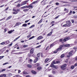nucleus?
<instances>
[{
    "label": "nucleus",
    "instance_id": "nucleus-21",
    "mask_svg": "<svg viewBox=\"0 0 77 77\" xmlns=\"http://www.w3.org/2000/svg\"><path fill=\"white\" fill-rule=\"evenodd\" d=\"M64 56H65V54H62L60 56L61 58H63V57H64Z\"/></svg>",
    "mask_w": 77,
    "mask_h": 77
},
{
    "label": "nucleus",
    "instance_id": "nucleus-4",
    "mask_svg": "<svg viewBox=\"0 0 77 77\" xmlns=\"http://www.w3.org/2000/svg\"><path fill=\"white\" fill-rule=\"evenodd\" d=\"M29 0H27L26 1H25L23 2H22L21 3V6H23V5H26V4H27V3L28 2Z\"/></svg>",
    "mask_w": 77,
    "mask_h": 77
},
{
    "label": "nucleus",
    "instance_id": "nucleus-15",
    "mask_svg": "<svg viewBox=\"0 0 77 77\" xmlns=\"http://www.w3.org/2000/svg\"><path fill=\"white\" fill-rule=\"evenodd\" d=\"M22 9H25V8H28V6H25L21 8Z\"/></svg>",
    "mask_w": 77,
    "mask_h": 77
},
{
    "label": "nucleus",
    "instance_id": "nucleus-25",
    "mask_svg": "<svg viewBox=\"0 0 77 77\" xmlns=\"http://www.w3.org/2000/svg\"><path fill=\"white\" fill-rule=\"evenodd\" d=\"M4 44H6V42H3L1 43V45H4Z\"/></svg>",
    "mask_w": 77,
    "mask_h": 77
},
{
    "label": "nucleus",
    "instance_id": "nucleus-43",
    "mask_svg": "<svg viewBox=\"0 0 77 77\" xmlns=\"http://www.w3.org/2000/svg\"><path fill=\"white\" fill-rule=\"evenodd\" d=\"M8 63H4L3 64V65H7V64H8Z\"/></svg>",
    "mask_w": 77,
    "mask_h": 77
},
{
    "label": "nucleus",
    "instance_id": "nucleus-12",
    "mask_svg": "<svg viewBox=\"0 0 77 77\" xmlns=\"http://www.w3.org/2000/svg\"><path fill=\"white\" fill-rule=\"evenodd\" d=\"M6 77V74H2L0 75V77Z\"/></svg>",
    "mask_w": 77,
    "mask_h": 77
},
{
    "label": "nucleus",
    "instance_id": "nucleus-57",
    "mask_svg": "<svg viewBox=\"0 0 77 77\" xmlns=\"http://www.w3.org/2000/svg\"><path fill=\"white\" fill-rule=\"evenodd\" d=\"M35 59H36V60L37 61H38V60H39L38 58L37 57H36V58H35Z\"/></svg>",
    "mask_w": 77,
    "mask_h": 77
},
{
    "label": "nucleus",
    "instance_id": "nucleus-17",
    "mask_svg": "<svg viewBox=\"0 0 77 77\" xmlns=\"http://www.w3.org/2000/svg\"><path fill=\"white\" fill-rule=\"evenodd\" d=\"M37 69L38 70H39V71H40L41 69H42V67H38L37 68Z\"/></svg>",
    "mask_w": 77,
    "mask_h": 77
},
{
    "label": "nucleus",
    "instance_id": "nucleus-16",
    "mask_svg": "<svg viewBox=\"0 0 77 77\" xmlns=\"http://www.w3.org/2000/svg\"><path fill=\"white\" fill-rule=\"evenodd\" d=\"M31 72L33 74H36V72L33 71V70H32L31 71Z\"/></svg>",
    "mask_w": 77,
    "mask_h": 77
},
{
    "label": "nucleus",
    "instance_id": "nucleus-56",
    "mask_svg": "<svg viewBox=\"0 0 77 77\" xmlns=\"http://www.w3.org/2000/svg\"><path fill=\"white\" fill-rule=\"evenodd\" d=\"M59 16H58L56 17H55V19H57V18H59Z\"/></svg>",
    "mask_w": 77,
    "mask_h": 77
},
{
    "label": "nucleus",
    "instance_id": "nucleus-46",
    "mask_svg": "<svg viewBox=\"0 0 77 77\" xmlns=\"http://www.w3.org/2000/svg\"><path fill=\"white\" fill-rule=\"evenodd\" d=\"M30 20V19L28 20H26L25 22V23H27V22H29V21Z\"/></svg>",
    "mask_w": 77,
    "mask_h": 77
},
{
    "label": "nucleus",
    "instance_id": "nucleus-40",
    "mask_svg": "<svg viewBox=\"0 0 77 77\" xmlns=\"http://www.w3.org/2000/svg\"><path fill=\"white\" fill-rule=\"evenodd\" d=\"M4 57V56H0V60H1V59H3Z\"/></svg>",
    "mask_w": 77,
    "mask_h": 77
},
{
    "label": "nucleus",
    "instance_id": "nucleus-26",
    "mask_svg": "<svg viewBox=\"0 0 77 77\" xmlns=\"http://www.w3.org/2000/svg\"><path fill=\"white\" fill-rule=\"evenodd\" d=\"M18 12L17 11H15L13 12V14H18Z\"/></svg>",
    "mask_w": 77,
    "mask_h": 77
},
{
    "label": "nucleus",
    "instance_id": "nucleus-18",
    "mask_svg": "<svg viewBox=\"0 0 77 77\" xmlns=\"http://www.w3.org/2000/svg\"><path fill=\"white\" fill-rule=\"evenodd\" d=\"M70 46V45L69 44H66L65 45V46L66 47H69Z\"/></svg>",
    "mask_w": 77,
    "mask_h": 77
},
{
    "label": "nucleus",
    "instance_id": "nucleus-23",
    "mask_svg": "<svg viewBox=\"0 0 77 77\" xmlns=\"http://www.w3.org/2000/svg\"><path fill=\"white\" fill-rule=\"evenodd\" d=\"M54 45V43H52L50 45V47H51H51H53Z\"/></svg>",
    "mask_w": 77,
    "mask_h": 77
},
{
    "label": "nucleus",
    "instance_id": "nucleus-3",
    "mask_svg": "<svg viewBox=\"0 0 77 77\" xmlns=\"http://www.w3.org/2000/svg\"><path fill=\"white\" fill-rule=\"evenodd\" d=\"M66 64H65L61 66L60 68L61 69L63 70H64L66 69Z\"/></svg>",
    "mask_w": 77,
    "mask_h": 77
},
{
    "label": "nucleus",
    "instance_id": "nucleus-44",
    "mask_svg": "<svg viewBox=\"0 0 77 77\" xmlns=\"http://www.w3.org/2000/svg\"><path fill=\"white\" fill-rule=\"evenodd\" d=\"M54 23V21H52L50 23L51 24H53Z\"/></svg>",
    "mask_w": 77,
    "mask_h": 77
},
{
    "label": "nucleus",
    "instance_id": "nucleus-33",
    "mask_svg": "<svg viewBox=\"0 0 77 77\" xmlns=\"http://www.w3.org/2000/svg\"><path fill=\"white\" fill-rule=\"evenodd\" d=\"M72 11H70V12L68 14L69 15H71L72 14Z\"/></svg>",
    "mask_w": 77,
    "mask_h": 77
},
{
    "label": "nucleus",
    "instance_id": "nucleus-52",
    "mask_svg": "<svg viewBox=\"0 0 77 77\" xmlns=\"http://www.w3.org/2000/svg\"><path fill=\"white\" fill-rule=\"evenodd\" d=\"M30 36H31V35H28L27 36V38H29V37H30Z\"/></svg>",
    "mask_w": 77,
    "mask_h": 77
},
{
    "label": "nucleus",
    "instance_id": "nucleus-61",
    "mask_svg": "<svg viewBox=\"0 0 77 77\" xmlns=\"http://www.w3.org/2000/svg\"><path fill=\"white\" fill-rule=\"evenodd\" d=\"M41 46V45H39L37 46V47H36V48H39V47H40Z\"/></svg>",
    "mask_w": 77,
    "mask_h": 77
},
{
    "label": "nucleus",
    "instance_id": "nucleus-50",
    "mask_svg": "<svg viewBox=\"0 0 77 77\" xmlns=\"http://www.w3.org/2000/svg\"><path fill=\"white\" fill-rule=\"evenodd\" d=\"M52 73L54 74H55V71H54V70H52Z\"/></svg>",
    "mask_w": 77,
    "mask_h": 77
},
{
    "label": "nucleus",
    "instance_id": "nucleus-37",
    "mask_svg": "<svg viewBox=\"0 0 77 77\" xmlns=\"http://www.w3.org/2000/svg\"><path fill=\"white\" fill-rule=\"evenodd\" d=\"M10 42L9 41H6L5 42V44H8Z\"/></svg>",
    "mask_w": 77,
    "mask_h": 77
},
{
    "label": "nucleus",
    "instance_id": "nucleus-8",
    "mask_svg": "<svg viewBox=\"0 0 77 77\" xmlns=\"http://www.w3.org/2000/svg\"><path fill=\"white\" fill-rule=\"evenodd\" d=\"M40 64L39 63H37L35 64V67H37L38 66H39Z\"/></svg>",
    "mask_w": 77,
    "mask_h": 77
},
{
    "label": "nucleus",
    "instance_id": "nucleus-5",
    "mask_svg": "<svg viewBox=\"0 0 77 77\" xmlns=\"http://www.w3.org/2000/svg\"><path fill=\"white\" fill-rule=\"evenodd\" d=\"M66 24L67 27H70L71 25V22L70 21H66Z\"/></svg>",
    "mask_w": 77,
    "mask_h": 77
},
{
    "label": "nucleus",
    "instance_id": "nucleus-20",
    "mask_svg": "<svg viewBox=\"0 0 77 77\" xmlns=\"http://www.w3.org/2000/svg\"><path fill=\"white\" fill-rule=\"evenodd\" d=\"M29 10L28 9H25L23 10V11L24 12H26L27 11H28Z\"/></svg>",
    "mask_w": 77,
    "mask_h": 77
},
{
    "label": "nucleus",
    "instance_id": "nucleus-59",
    "mask_svg": "<svg viewBox=\"0 0 77 77\" xmlns=\"http://www.w3.org/2000/svg\"><path fill=\"white\" fill-rule=\"evenodd\" d=\"M60 42H62V41H63V40L62 39H60L59 40Z\"/></svg>",
    "mask_w": 77,
    "mask_h": 77
},
{
    "label": "nucleus",
    "instance_id": "nucleus-34",
    "mask_svg": "<svg viewBox=\"0 0 77 77\" xmlns=\"http://www.w3.org/2000/svg\"><path fill=\"white\" fill-rule=\"evenodd\" d=\"M6 71V69H2V70H1V72H3V71Z\"/></svg>",
    "mask_w": 77,
    "mask_h": 77
},
{
    "label": "nucleus",
    "instance_id": "nucleus-29",
    "mask_svg": "<svg viewBox=\"0 0 77 77\" xmlns=\"http://www.w3.org/2000/svg\"><path fill=\"white\" fill-rule=\"evenodd\" d=\"M42 19H41V20H40V21H39L38 23V24H40L41 23H42Z\"/></svg>",
    "mask_w": 77,
    "mask_h": 77
},
{
    "label": "nucleus",
    "instance_id": "nucleus-6",
    "mask_svg": "<svg viewBox=\"0 0 77 77\" xmlns=\"http://www.w3.org/2000/svg\"><path fill=\"white\" fill-rule=\"evenodd\" d=\"M46 1H44V0L42 1L41 2V4L43 6H44V5H45L46 4L45 2H46Z\"/></svg>",
    "mask_w": 77,
    "mask_h": 77
},
{
    "label": "nucleus",
    "instance_id": "nucleus-32",
    "mask_svg": "<svg viewBox=\"0 0 77 77\" xmlns=\"http://www.w3.org/2000/svg\"><path fill=\"white\" fill-rule=\"evenodd\" d=\"M46 1L45 2L46 4H47V3H49V0H45V1Z\"/></svg>",
    "mask_w": 77,
    "mask_h": 77
},
{
    "label": "nucleus",
    "instance_id": "nucleus-51",
    "mask_svg": "<svg viewBox=\"0 0 77 77\" xmlns=\"http://www.w3.org/2000/svg\"><path fill=\"white\" fill-rule=\"evenodd\" d=\"M44 41H45V40H43L41 41V42L40 43V44H41V43H42V42H44Z\"/></svg>",
    "mask_w": 77,
    "mask_h": 77
},
{
    "label": "nucleus",
    "instance_id": "nucleus-9",
    "mask_svg": "<svg viewBox=\"0 0 77 77\" xmlns=\"http://www.w3.org/2000/svg\"><path fill=\"white\" fill-rule=\"evenodd\" d=\"M34 52V49H32L30 51V53H31V54H33Z\"/></svg>",
    "mask_w": 77,
    "mask_h": 77
},
{
    "label": "nucleus",
    "instance_id": "nucleus-30",
    "mask_svg": "<svg viewBox=\"0 0 77 77\" xmlns=\"http://www.w3.org/2000/svg\"><path fill=\"white\" fill-rule=\"evenodd\" d=\"M27 66L29 68H32V65L30 64H28L27 65Z\"/></svg>",
    "mask_w": 77,
    "mask_h": 77
},
{
    "label": "nucleus",
    "instance_id": "nucleus-10",
    "mask_svg": "<svg viewBox=\"0 0 77 77\" xmlns=\"http://www.w3.org/2000/svg\"><path fill=\"white\" fill-rule=\"evenodd\" d=\"M43 38V37L42 36H40L38 37L37 38V39L38 40H39L40 39H42Z\"/></svg>",
    "mask_w": 77,
    "mask_h": 77
},
{
    "label": "nucleus",
    "instance_id": "nucleus-49",
    "mask_svg": "<svg viewBox=\"0 0 77 77\" xmlns=\"http://www.w3.org/2000/svg\"><path fill=\"white\" fill-rule=\"evenodd\" d=\"M29 62H33V60H32V59H30L29 60Z\"/></svg>",
    "mask_w": 77,
    "mask_h": 77
},
{
    "label": "nucleus",
    "instance_id": "nucleus-63",
    "mask_svg": "<svg viewBox=\"0 0 77 77\" xmlns=\"http://www.w3.org/2000/svg\"><path fill=\"white\" fill-rule=\"evenodd\" d=\"M56 5H59V3L57 2V3H56Z\"/></svg>",
    "mask_w": 77,
    "mask_h": 77
},
{
    "label": "nucleus",
    "instance_id": "nucleus-31",
    "mask_svg": "<svg viewBox=\"0 0 77 77\" xmlns=\"http://www.w3.org/2000/svg\"><path fill=\"white\" fill-rule=\"evenodd\" d=\"M35 38V36H32L30 38H29V40H30V39H33V38Z\"/></svg>",
    "mask_w": 77,
    "mask_h": 77
},
{
    "label": "nucleus",
    "instance_id": "nucleus-55",
    "mask_svg": "<svg viewBox=\"0 0 77 77\" xmlns=\"http://www.w3.org/2000/svg\"><path fill=\"white\" fill-rule=\"evenodd\" d=\"M56 63H60V61H57L56 62Z\"/></svg>",
    "mask_w": 77,
    "mask_h": 77
},
{
    "label": "nucleus",
    "instance_id": "nucleus-39",
    "mask_svg": "<svg viewBox=\"0 0 77 77\" xmlns=\"http://www.w3.org/2000/svg\"><path fill=\"white\" fill-rule=\"evenodd\" d=\"M21 1V0H18V1H17V2H15L14 3H18V2H20Z\"/></svg>",
    "mask_w": 77,
    "mask_h": 77
},
{
    "label": "nucleus",
    "instance_id": "nucleus-11",
    "mask_svg": "<svg viewBox=\"0 0 77 77\" xmlns=\"http://www.w3.org/2000/svg\"><path fill=\"white\" fill-rule=\"evenodd\" d=\"M52 33H53V31H51L50 33L47 34V36H51V34H52Z\"/></svg>",
    "mask_w": 77,
    "mask_h": 77
},
{
    "label": "nucleus",
    "instance_id": "nucleus-13",
    "mask_svg": "<svg viewBox=\"0 0 77 77\" xmlns=\"http://www.w3.org/2000/svg\"><path fill=\"white\" fill-rule=\"evenodd\" d=\"M14 30H11L9 31H8V33H9V34H11V33H12V32H14Z\"/></svg>",
    "mask_w": 77,
    "mask_h": 77
},
{
    "label": "nucleus",
    "instance_id": "nucleus-2",
    "mask_svg": "<svg viewBox=\"0 0 77 77\" xmlns=\"http://www.w3.org/2000/svg\"><path fill=\"white\" fill-rule=\"evenodd\" d=\"M72 35H71L70 36H68V37H66L65 38L63 39V41H64V42H65L66 41H68V40H69V39H71V38L72 37Z\"/></svg>",
    "mask_w": 77,
    "mask_h": 77
},
{
    "label": "nucleus",
    "instance_id": "nucleus-64",
    "mask_svg": "<svg viewBox=\"0 0 77 77\" xmlns=\"http://www.w3.org/2000/svg\"><path fill=\"white\" fill-rule=\"evenodd\" d=\"M16 77H20V75H16Z\"/></svg>",
    "mask_w": 77,
    "mask_h": 77
},
{
    "label": "nucleus",
    "instance_id": "nucleus-42",
    "mask_svg": "<svg viewBox=\"0 0 77 77\" xmlns=\"http://www.w3.org/2000/svg\"><path fill=\"white\" fill-rule=\"evenodd\" d=\"M58 52V51L56 50L54 52V53H57Z\"/></svg>",
    "mask_w": 77,
    "mask_h": 77
},
{
    "label": "nucleus",
    "instance_id": "nucleus-45",
    "mask_svg": "<svg viewBox=\"0 0 77 77\" xmlns=\"http://www.w3.org/2000/svg\"><path fill=\"white\" fill-rule=\"evenodd\" d=\"M63 27H66V26H67V24H65L63 25Z\"/></svg>",
    "mask_w": 77,
    "mask_h": 77
},
{
    "label": "nucleus",
    "instance_id": "nucleus-35",
    "mask_svg": "<svg viewBox=\"0 0 77 77\" xmlns=\"http://www.w3.org/2000/svg\"><path fill=\"white\" fill-rule=\"evenodd\" d=\"M8 75L9 77H11V76H12V74L11 73H9L8 74Z\"/></svg>",
    "mask_w": 77,
    "mask_h": 77
},
{
    "label": "nucleus",
    "instance_id": "nucleus-19",
    "mask_svg": "<svg viewBox=\"0 0 77 77\" xmlns=\"http://www.w3.org/2000/svg\"><path fill=\"white\" fill-rule=\"evenodd\" d=\"M12 18V16H9L7 19H6V20L7 21V20H9L10 18Z\"/></svg>",
    "mask_w": 77,
    "mask_h": 77
},
{
    "label": "nucleus",
    "instance_id": "nucleus-58",
    "mask_svg": "<svg viewBox=\"0 0 77 77\" xmlns=\"http://www.w3.org/2000/svg\"><path fill=\"white\" fill-rule=\"evenodd\" d=\"M27 45H24L23 46V47H24V48H26L27 47Z\"/></svg>",
    "mask_w": 77,
    "mask_h": 77
},
{
    "label": "nucleus",
    "instance_id": "nucleus-60",
    "mask_svg": "<svg viewBox=\"0 0 77 77\" xmlns=\"http://www.w3.org/2000/svg\"><path fill=\"white\" fill-rule=\"evenodd\" d=\"M28 56L29 57H31V55L30 54H28Z\"/></svg>",
    "mask_w": 77,
    "mask_h": 77
},
{
    "label": "nucleus",
    "instance_id": "nucleus-48",
    "mask_svg": "<svg viewBox=\"0 0 77 77\" xmlns=\"http://www.w3.org/2000/svg\"><path fill=\"white\" fill-rule=\"evenodd\" d=\"M61 50V48H59L58 49H57L58 51H59V50Z\"/></svg>",
    "mask_w": 77,
    "mask_h": 77
},
{
    "label": "nucleus",
    "instance_id": "nucleus-53",
    "mask_svg": "<svg viewBox=\"0 0 77 77\" xmlns=\"http://www.w3.org/2000/svg\"><path fill=\"white\" fill-rule=\"evenodd\" d=\"M40 56V55H39V54H37V56L38 57H39Z\"/></svg>",
    "mask_w": 77,
    "mask_h": 77
},
{
    "label": "nucleus",
    "instance_id": "nucleus-28",
    "mask_svg": "<svg viewBox=\"0 0 77 77\" xmlns=\"http://www.w3.org/2000/svg\"><path fill=\"white\" fill-rule=\"evenodd\" d=\"M23 74H28V73H27V72L24 71L23 72Z\"/></svg>",
    "mask_w": 77,
    "mask_h": 77
},
{
    "label": "nucleus",
    "instance_id": "nucleus-27",
    "mask_svg": "<svg viewBox=\"0 0 77 77\" xmlns=\"http://www.w3.org/2000/svg\"><path fill=\"white\" fill-rule=\"evenodd\" d=\"M56 63V62L54 61H52V62L51 63V65H54V64H55Z\"/></svg>",
    "mask_w": 77,
    "mask_h": 77
},
{
    "label": "nucleus",
    "instance_id": "nucleus-14",
    "mask_svg": "<svg viewBox=\"0 0 77 77\" xmlns=\"http://www.w3.org/2000/svg\"><path fill=\"white\" fill-rule=\"evenodd\" d=\"M50 60V59H49V58H47L45 60V63H47V62H48V60Z\"/></svg>",
    "mask_w": 77,
    "mask_h": 77
},
{
    "label": "nucleus",
    "instance_id": "nucleus-24",
    "mask_svg": "<svg viewBox=\"0 0 77 77\" xmlns=\"http://www.w3.org/2000/svg\"><path fill=\"white\" fill-rule=\"evenodd\" d=\"M21 24V23H16V26H18L20 25Z\"/></svg>",
    "mask_w": 77,
    "mask_h": 77
},
{
    "label": "nucleus",
    "instance_id": "nucleus-47",
    "mask_svg": "<svg viewBox=\"0 0 77 77\" xmlns=\"http://www.w3.org/2000/svg\"><path fill=\"white\" fill-rule=\"evenodd\" d=\"M63 47V46L62 45H60L59 47V48H61V49H62V48Z\"/></svg>",
    "mask_w": 77,
    "mask_h": 77
},
{
    "label": "nucleus",
    "instance_id": "nucleus-54",
    "mask_svg": "<svg viewBox=\"0 0 77 77\" xmlns=\"http://www.w3.org/2000/svg\"><path fill=\"white\" fill-rule=\"evenodd\" d=\"M71 21L72 23H74V20H71Z\"/></svg>",
    "mask_w": 77,
    "mask_h": 77
},
{
    "label": "nucleus",
    "instance_id": "nucleus-62",
    "mask_svg": "<svg viewBox=\"0 0 77 77\" xmlns=\"http://www.w3.org/2000/svg\"><path fill=\"white\" fill-rule=\"evenodd\" d=\"M74 49H75V51H77V48H74Z\"/></svg>",
    "mask_w": 77,
    "mask_h": 77
},
{
    "label": "nucleus",
    "instance_id": "nucleus-36",
    "mask_svg": "<svg viewBox=\"0 0 77 77\" xmlns=\"http://www.w3.org/2000/svg\"><path fill=\"white\" fill-rule=\"evenodd\" d=\"M38 2V1H35L34 2H33L31 4H32V5H33V4H35V3H36V2Z\"/></svg>",
    "mask_w": 77,
    "mask_h": 77
},
{
    "label": "nucleus",
    "instance_id": "nucleus-38",
    "mask_svg": "<svg viewBox=\"0 0 77 77\" xmlns=\"http://www.w3.org/2000/svg\"><path fill=\"white\" fill-rule=\"evenodd\" d=\"M70 68L71 69H73L74 68V66H71Z\"/></svg>",
    "mask_w": 77,
    "mask_h": 77
},
{
    "label": "nucleus",
    "instance_id": "nucleus-22",
    "mask_svg": "<svg viewBox=\"0 0 77 77\" xmlns=\"http://www.w3.org/2000/svg\"><path fill=\"white\" fill-rule=\"evenodd\" d=\"M27 24L26 23H24L22 25L23 27H26L27 26Z\"/></svg>",
    "mask_w": 77,
    "mask_h": 77
},
{
    "label": "nucleus",
    "instance_id": "nucleus-41",
    "mask_svg": "<svg viewBox=\"0 0 77 77\" xmlns=\"http://www.w3.org/2000/svg\"><path fill=\"white\" fill-rule=\"evenodd\" d=\"M51 67H53L54 68V65H53V64H51Z\"/></svg>",
    "mask_w": 77,
    "mask_h": 77
},
{
    "label": "nucleus",
    "instance_id": "nucleus-1",
    "mask_svg": "<svg viewBox=\"0 0 77 77\" xmlns=\"http://www.w3.org/2000/svg\"><path fill=\"white\" fill-rule=\"evenodd\" d=\"M74 54V50L71 51L69 52L68 54L66 56V57H69L72 56Z\"/></svg>",
    "mask_w": 77,
    "mask_h": 77
},
{
    "label": "nucleus",
    "instance_id": "nucleus-7",
    "mask_svg": "<svg viewBox=\"0 0 77 77\" xmlns=\"http://www.w3.org/2000/svg\"><path fill=\"white\" fill-rule=\"evenodd\" d=\"M30 8L29 9H30L31 8L32 9L33 8V4L31 3L29 6H28V8Z\"/></svg>",
    "mask_w": 77,
    "mask_h": 77
}]
</instances>
